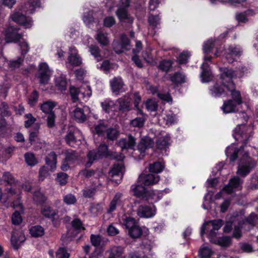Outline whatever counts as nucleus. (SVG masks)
Listing matches in <instances>:
<instances>
[{"mask_svg": "<svg viewBox=\"0 0 258 258\" xmlns=\"http://www.w3.org/2000/svg\"><path fill=\"white\" fill-rule=\"evenodd\" d=\"M252 127L244 124L238 125L233 131V136L234 139L242 143L240 148H237L235 145L231 144L226 150V155L228 157L231 162H234L241 156L238 163L237 174L245 177L256 166V162L250 158L247 152H244V148L249 139L252 136Z\"/></svg>", "mask_w": 258, "mask_h": 258, "instance_id": "nucleus-1", "label": "nucleus"}, {"mask_svg": "<svg viewBox=\"0 0 258 258\" xmlns=\"http://www.w3.org/2000/svg\"><path fill=\"white\" fill-rule=\"evenodd\" d=\"M246 69L241 68V70L233 71L227 68H221V74L220 79L222 85L216 83L215 85L210 89L211 95L215 97H220L225 93L224 87L231 92L232 100L239 105L242 103V98L240 91L235 89V85L232 79L237 77H241L243 73Z\"/></svg>", "mask_w": 258, "mask_h": 258, "instance_id": "nucleus-2", "label": "nucleus"}, {"mask_svg": "<svg viewBox=\"0 0 258 258\" xmlns=\"http://www.w3.org/2000/svg\"><path fill=\"white\" fill-rule=\"evenodd\" d=\"M70 92L71 97L74 101L83 100L86 101L92 95V90L90 86L83 85L80 88L71 87Z\"/></svg>", "mask_w": 258, "mask_h": 258, "instance_id": "nucleus-3", "label": "nucleus"}, {"mask_svg": "<svg viewBox=\"0 0 258 258\" xmlns=\"http://www.w3.org/2000/svg\"><path fill=\"white\" fill-rule=\"evenodd\" d=\"M109 155L108 146L104 143L101 144L97 150H92L88 152V162L86 163V166L90 167L95 160Z\"/></svg>", "mask_w": 258, "mask_h": 258, "instance_id": "nucleus-4", "label": "nucleus"}, {"mask_svg": "<svg viewBox=\"0 0 258 258\" xmlns=\"http://www.w3.org/2000/svg\"><path fill=\"white\" fill-rule=\"evenodd\" d=\"M223 221L220 219H217L205 222L201 228V235L203 236L205 232V227L209 230L208 235L209 239L217 235V232L223 225Z\"/></svg>", "mask_w": 258, "mask_h": 258, "instance_id": "nucleus-5", "label": "nucleus"}, {"mask_svg": "<svg viewBox=\"0 0 258 258\" xmlns=\"http://www.w3.org/2000/svg\"><path fill=\"white\" fill-rule=\"evenodd\" d=\"M51 75L52 71L46 62H42L39 64L38 78L41 84H47Z\"/></svg>", "mask_w": 258, "mask_h": 258, "instance_id": "nucleus-6", "label": "nucleus"}, {"mask_svg": "<svg viewBox=\"0 0 258 258\" xmlns=\"http://www.w3.org/2000/svg\"><path fill=\"white\" fill-rule=\"evenodd\" d=\"M19 29L14 26L8 27L6 30L5 40L7 43H17L22 39V35L18 33Z\"/></svg>", "mask_w": 258, "mask_h": 258, "instance_id": "nucleus-7", "label": "nucleus"}, {"mask_svg": "<svg viewBox=\"0 0 258 258\" xmlns=\"http://www.w3.org/2000/svg\"><path fill=\"white\" fill-rule=\"evenodd\" d=\"M137 215L141 218H150L154 216L156 213V208L153 204L150 205H140L137 211Z\"/></svg>", "mask_w": 258, "mask_h": 258, "instance_id": "nucleus-8", "label": "nucleus"}, {"mask_svg": "<svg viewBox=\"0 0 258 258\" xmlns=\"http://www.w3.org/2000/svg\"><path fill=\"white\" fill-rule=\"evenodd\" d=\"M82 63L81 57L78 54V51L76 48L72 46L69 50V55L68 57L67 65L72 67H78Z\"/></svg>", "mask_w": 258, "mask_h": 258, "instance_id": "nucleus-9", "label": "nucleus"}, {"mask_svg": "<svg viewBox=\"0 0 258 258\" xmlns=\"http://www.w3.org/2000/svg\"><path fill=\"white\" fill-rule=\"evenodd\" d=\"M242 50L239 45H230L225 49V57L229 63H232L235 60V56L241 55Z\"/></svg>", "mask_w": 258, "mask_h": 258, "instance_id": "nucleus-10", "label": "nucleus"}, {"mask_svg": "<svg viewBox=\"0 0 258 258\" xmlns=\"http://www.w3.org/2000/svg\"><path fill=\"white\" fill-rule=\"evenodd\" d=\"M121 43L117 41H113L112 43L113 48L117 53H120L124 50H130L131 49L130 42L126 35L122 34L120 36Z\"/></svg>", "mask_w": 258, "mask_h": 258, "instance_id": "nucleus-11", "label": "nucleus"}, {"mask_svg": "<svg viewBox=\"0 0 258 258\" xmlns=\"http://www.w3.org/2000/svg\"><path fill=\"white\" fill-rule=\"evenodd\" d=\"M111 89L113 93L118 95L120 93L125 91L124 84L122 79L120 77H114L109 82Z\"/></svg>", "mask_w": 258, "mask_h": 258, "instance_id": "nucleus-12", "label": "nucleus"}, {"mask_svg": "<svg viewBox=\"0 0 258 258\" xmlns=\"http://www.w3.org/2000/svg\"><path fill=\"white\" fill-rule=\"evenodd\" d=\"M154 144V141L151 138L146 137L142 139L138 145V151L140 154L139 159L143 158L145 156L146 151L152 148Z\"/></svg>", "mask_w": 258, "mask_h": 258, "instance_id": "nucleus-13", "label": "nucleus"}, {"mask_svg": "<svg viewBox=\"0 0 258 258\" xmlns=\"http://www.w3.org/2000/svg\"><path fill=\"white\" fill-rule=\"evenodd\" d=\"M11 18L14 22L23 26L25 28H29L32 25L31 18L26 17L21 13L17 12L13 14L11 16Z\"/></svg>", "mask_w": 258, "mask_h": 258, "instance_id": "nucleus-14", "label": "nucleus"}, {"mask_svg": "<svg viewBox=\"0 0 258 258\" xmlns=\"http://www.w3.org/2000/svg\"><path fill=\"white\" fill-rule=\"evenodd\" d=\"M242 181L238 177H234L229 181L228 184L223 187L228 194H230L234 191L240 190L242 189Z\"/></svg>", "mask_w": 258, "mask_h": 258, "instance_id": "nucleus-15", "label": "nucleus"}, {"mask_svg": "<svg viewBox=\"0 0 258 258\" xmlns=\"http://www.w3.org/2000/svg\"><path fill=\"white\" fill-rule=\"evenodd\" d=\"M211 60V56H205L204 62L201 66L202 72L201 74V78L202 82L206 83L209 82L212 78V74L209 69L208 64L206 62L207 61H210Z\"/></svg>", "mask_w": 258, "mask_h": 258, "instance_id": "nucleus-16", "label": "nucleus"}, {"mask_svg": "<svg viewBox=\"0 0 258 258\" xmlns=\"http://www.w3.org/2000/svg\"><path fill=\"white\" fill-rule=\"evenodd\" d=\"M139 182L144 185H150L157 183L160 180L159 175L153 173L141 174L139 177Z\"/></svg>", "mask_w": 258, "mask_h": 258, "instance_id": "nucleus-17", "label": "nucleus"}, {"mask_svg": "<svg viewBox=\"0 0 258 258\" xmlns=\"http://www.w3.org/2000/svg\"><path fill=\"white\" fill-rule=\"evenodd\" d=\"M124 172V166L122 163L114 164L110 171V174L113 178L117 177L118 178L113 179L116 183H119L121 180Z\"/></svg>", "mask_w": 258, "mask_h": 258, "instance_id": "nucleus-18", "label": "nucleus"}, {"mask_svg": "<svg viewBox=\"0 0 258 258\" xmlns=\"http://www.w3.org/2000/svg\"><path fill=\"white\" fill-rule=\"evenodd\" d=\"M122 194L120 192H117L111 201L108 208L107 210V213L111 214L116 210L117 207L123 206V201L122 200Z\"/></svg>", "mask_w": 258, "mask_h": 258, "instance_id": "nucleus-19", "label": "nucleus"}, {"mask_svg": "<svg viewBox=\"0 0 258 258\" xmlns=\"http://www.w3.org/2000/svg\"><path fill=\"white\" fill-rule=\"evenodd\" d=\"M163 196V191H158L156 190H149L146 193V196H144L145 201H148L150 204H154L161 200Z\"/></svg>", "mask_w": 258, "mask_h": 258, "instance_id": "nucleus-20", "label": "nucleus"}, {"mask_svg": "<svg viewBox=\"0 0 258 258\" xmlns=\"http://www.w3.org/2000/svg\"><path fill=\"white\" fill-rule=\"evenodd\" d=\"M136 144V140L131 135H129L127 139H121L118 142V146L123 149H133Z\"/></svg>", "mask_w": 258, "mask_h": 258, "instance_id": "nucleus-21", "label": "nucleus"}, {"mask_svg": "<svg viewBox=\"0 0 258 258\" xmlns=\"http://www.w3.org/2000/svg\"><path fill=\"white\" fill-rule=\"evenodd\" d=\"M41 214L45 218L54 221L57 215V211L52 209L50 207L47 206H42L40 210Z\"/></svg>", "mask_w": 258, "mask_h": 258, "instance_id": "nucleus-22", "label": "nucleus"}, {"mask_svg": "<svg viewBox=\"0 0 258 258\" xmlns=\"http://www.w3.org/2000/svg\"><path fill=\"white\" fill-rule=\"evenodd\" d=\"M239 105L232 100L224 101L221 109L225 113L234 112L237 111Z\"/></svg>", "mask_w": 258, "mask_h": 258, "instance_id": "nucleus-23", "label": "nucleus"}, {"mask_svg": "<svg viewBox=\"0 0 258 258\" xmlns=\"http://www.w3.org/2000/svg\"><path fill=\"white\" fill-rule=\"evenodd\" d=\"M116 14L120 21L127 23L129 24H132L133 19L127 14L126 9L119 7L117 11L116 12Z\"/></svg>", "mask_w": 258, "mask_h": 258, "instance_id": "nucleus-24", "label": "nucleus"}, {"mask_svg": "<svg viewBox=\"0 0 258 258\" xmlns=\"http://www.w3.org/2000/svg\"><path fill=\"white\" fill-rule=\"evenodd\" d=\"M143 185L142 183H139L138 180L137 184L132 185L131 188L135 196L144 200L145 198L144 196H146L148 190H146Z\"/></svg>", "mask_w": 258, "mask_h": 258, "instance_id": "nucleus-25", "label": "nucleus"}, {"mask_svg": "<svg viewBox=\"0 0 258 258\" xmlns=\"http://www.w3.org/2000/svg\"><path fill=\"white\" fill-rule=\"evenodd\" d=\"M77 131V129L74 126H70L67 132V134L64 137L66 142L70 146H75L76 142V139L75 137V134Z\"/></svg>", "mask_w": 258, "mask_h": 258, "instance_id": "nucleus-26", "label": "nucleus"}, {"mask_svg": "<svg viewBox=\"0 0 258 258\" xmlns=\"http://www.w3.org/2000/svg\"><path fill=\"white\" fill-rule=\"evenodd\" d=\"M124 249L121 246H112L109 249V255L108 258H125L122 256Z\"/></svg>", "mask_w": 258, "mask_h": 258, "instance_id": "nucleus-27", "label": "nucleus"}, {"mask_svg": "<svg viewBox=\"0 0 258 258\" xmlns=\"http://www.w3.org/2000/svg\"><path fill=\"white\" fill-rule=\"evenodd\" d=\"M209 239L211 242L223 247H228L231 243V238L228 236L217 237L215 236L209 238Z\"/></svg>", "mask_w": 258, "mask_h": 258, "instance_id": "nucleus-28", "label": "nucleus"}, {"mask_svg": "<svg viewBox=\"0 0 258 258\" xmlns=\"http://www.w3.org/2000/svg\"><path fill=\"white\" fill-rule=\"evenodd\" d=\"M146 120L145 115L141 110H139L138 116L131 121V125L133 127L140 128L144 125Z\"/></svg>", "mask_w": 258, "mask_h": 258, "instance_id": "nucleus-29", "label": "nucleus"}, {"mask_svg": "<svg viewBox=\"0 0 258 258\" xmlns=\"http://www.w3.org/2000/svg\"><path fill=\"white\" fill-rule=\"evenodd\" d=\"M170 141V138L168 136L159 138L156 141V146L162 152L166 151L169 146Z\"/></svg>", "mask_w": 258, "mask_h": 258, "instance_id": "nucleus-30", "label": "nucleus"}, {"mask_svg": "<svg viewBox=\"0 0 258 258\" xmlns=\"http://www.w3.org/2000/svg\"><path fill=\"white\" fill-rule=\"evenodd\" d=\"M45 162L47 165L50 167V171L53 172L56 169L57 156L54 152H51L46 157Z\"/></svg>", "mask_w": 258, "mask_h": 258, "instance_id": "nucleus-31", "label": "nucleus"}, {"mask_svg": "<svg viewBox=\"0 0 258 258\" xmlns=\"http://www.w3.org/2000/svg\"><path fill=\"white\" fill-rule=\"evenodd\" d=\"M120 223L124 228L129 231L138 224L135 218L131 217H122L120 220Z\"/></svg>", "mask_w": 258, "mask_h": 258, "instance_id": "nucleus-32", "label": "nucleus"}, {"mask_svg": "<svg viewBox=\"0 0 258 258\" xmlns=\"http://www.w3.org/2000/svg\"><path fill=\"white\" fill-rule=\"evenodd\" d=\"M119 104V109L122 111H128L130 109L131 99L128 96L125 95L117 99Z\"/></svg>", "mask_w": 258, "mask_h": 258, "instance_id": "nucleus-33", "label": "nucleus"}, {"mask_svg": "<svg viewBox=\"0 0 258 258\" xmlns=\"http://www.w3.org/2000/svg\"><path fill=\"white\" fill-rule=\"evenodd\" d=\"M73 113L74 119L79 123H83L86 120L87 116L83 109L81 108H76Z\"/></svg>", "mask_w": 258, "mask_h": 258, "instance_id": "nucleus-34", "label": "nucleus"}, {"mask_svg": "<svg viewBox=\"0 0 258 258\" xmlns=\"http://www.w3.org/2000/svg\"><path fill=\"white\" fill-rule=\"evenodd\" d=\"M96 39L102 46H107L109 43L108 34L101 31H97Z\"/></svg>", "mask_w": 258, "mask_h": 258, "instance_id": "nucleus-35", "label": "nucleus"}, {"mask_svg": "<svg viewBox=\"0 0 258 258\" xmlns=\"http://www.w3.org/2000/svg\"><path fill=\"white\" fill-rule=\"evenodd\" d=\"M31 235L34 237H38L43 236L44 234V228L39 225L34 226L29 229Z\"/></svg>", "mask_w": 258, "mask_h": 258, "instance_id": "nucleus-36", "label": "nucleus"}, {"mask_svg": "<svg viewBox=\"0 0 258 258\" xmlns=\"http://www.w3.org/2000/svg\"><path fill=\"white\" fill-rule=\"evenodd\" d=\"M170 80L174 84H181L185 82V76L181 73L176 72L170 76Z\"/></svg>", "mask_w": 258, "mask_h": 258, "instance_id": "nucleus-37", "label": "nucleus"}, {"mask_svg": "<svg viewBox=\"0 0 258 258\" xmlns=\"http://www.w3.org/2000/svg\"><path fill=\"white\" fill-rule=\"evenodd\" d=\"M161 17L159 15H150L148 17V22L150 27L153 29L158 28L160 24Z\"/></svg>", "mask_w": 258, "mask_h": 258, "instance_id": "nucleus-38", "label": "nucleus"}, {"mask_svg": "<svg viewBox=\"0 0 258 258\" xmlns=\"http://www.w3.org/2000/svg\"><path fill=\"white\" fill-rule=\"evenodd\" d=\"M56 103L52 101H46L40 106L41 110L45 113L49 114L52 112L53 108L56 106Z\"/></svg>", "mask_w": 258, "mask_h": 258, "instance_id": "nucleus-39", "label": "nucleus"}, {"mask_svg": "<svg viewBox=\"0 0 258 258\" xmlns=\"http://www.w3.org/2000/svg\"><path fill=\"white\" fill-rule=\"evenodd\" d=\"M25 6L26 8L25 11L32 14L36 8L40 7V2L39 0H29Z\"/></svg>", "mask_w": 258, "mask_h": 258, "instance_id": "nucleus-40", "label": "nucleus"}, {"mask_svg": "<svg viewBox=\"0 0 258 258\" xmlns=\"http://www.w3.org/2000/svg\"><path fill=\"white\" fill-rule=\"evenodd\" d=\"M241 220L237 218V223L236 224L234 223V229L233 233V236L236 238H239L241 236V228L243 227V223Z\"/></svg>", "mask_w": 258, "mask_h": 258, "instance_id": "nucleus-41", "label": "nucleus"}, {"mask_svg": "<svg viewBox=\"0 0 258 258\" xmlns=\"http://www.w3.org/2000/svg\"><path fill=\"white\" fill-rule=\"evenodd\" d=\"M128 231L129 235L133 238H138L142 234V230L138 223Z\"/></svg>", "mask_w": 258, "mask_h": 258, "instance_id": "nucleus-42", "label": "nucleus"}, {"mask_svg": "<svg viewBox=\"0 0 258 258\" xmlns=\"http://www.w3.org/2000/svg\"><path fill=\"white\" fill-rule=\"evenodd\" d=\"M55 84L58 90L64 91L67 89L66 80L62 77H56L55 79Z\"/></svg>", "mask_w": 258, "mask_h": 258, "instance_id": "nucleus-43", "label": "nucleus"}, {"mask_svg": "<svg viewBox=\"0 0 258 258\" xmlns=\"http://www.w3.org/2000/svg\"><path fill=\"white\" fill-rule=\"evenodd\" d=\"M210 2L214 4H217L218 3H229L231 6H236L245 3L246 0H210Z\"/></svg>", "mask_w": 258, "mask_h": 258, "instance_id": "nucleus-44", "label": "nucleus"}, {"mask_svg": "<svg viewBox=\"0 0 258 258\" xmlns=\"http://www.w3.org/2000/svg\"><path fill=\"white\" fill-rule=\"evenodd\" d=\"M101 106L103 110L106 112L111 111L115 106V103L113 101L107 99L101 103Z\"/></svg>", "mask_w": 258, "mask_h": 258, "instance_id": "nucleus-45", "label": "nucleus"}, {"mask_svg": "<svg viewBox=\"0 0 258 258\" xmlns=\"http://www.w3.org/2000/svg\"><path fill=\"white\" fill-rule=\"evenodd\" d=\"M39 126L37 125L34 128L29 131V141L31 145L33 144L38 138Z\"/></svg>", "mask_w": 258, "mask_h": 258, "instance_id": "nucleus-46", "label": "nucleus"}, {"mask_svg": "<svg viewBox=\"0 0 258 258\" xmlns=\"http://www.w3.org/2000/svg\"><path fill=\"white\" fill-rule=\"evenodd\" d=\"M108 129L107 125L103 121H100L95 126V132L99 135H102L105 132H107Z\"/></svg>", "mask_w": 258, "mask_h": 258, "instance_id": "nucleus-47", "label": "nucleus"}, {"mask_svg": "<svg viewBox=\"0 0 258 258\" xmlns=\"http://www.w3.org/2000/svg\"><path fill=\"white\" fill-rule=\"evenodd\" d=\"M97 189L96 185H92L90 187H88L83 189V196L87 198H90L95 194Z\"/></svg>", "mask_w": 258, "mask_h": 258, "instance_id": "nucleus-48", "label": "nucleus"}, {"mask_svg": "<svg viewBox=\"0 0 258 258\" xmlns=\"http://www.w3.org/2000/svg\"><path fill=\"white\" fill-rule=\"evenodd\" d=\"M25 160L27 164L33 166L37 164L38 162L34 155L31 153H27L24 155Z\"/></svg>", "mask_w": 258, "mask_h": 258, "instance_id": "nucleus-49", "label": "nucleus"}, {"mask_svg": "<svg viewBox=\"0 0 258 258\" xmlns=\"http://www.w3.org/2000/svg\"><path fill=\"white\" fill-rule=\"evenodd\" d=\"M89 51L91 54L93 55L97 61L102 59V57L100 53V49L99 47L95 45H91L89 46Z\"/></svg>", "mask_w": 258, "mask_h": 258, "instance_id": "nucleus-50", "label": "nucleus"}, {"mask_svg": "<svg viewBox=\"0 0 258 258\" xmlns=\"http://www.w3.org/2000/svg\"><path fill=\"white\" fill-rule=\"evenodd\" d=\"M257 220L256 215L254 213H251L245 220H241L244 225H249L251 226H254Z\"/></svg>", "mask_w": 258, "mask_h": 258, "instance_id": "nucleus-51", "label": "nucleus"}, {"mask_svg": "<svg viewBox=\"0 0 258 258\" xmlns=\"http://www.w3.org/2000/svg\"><path fill=\"white\" fill-rule=\"evenodd\" d=\"M213 251L209 247H203L199 250V255L201 258H209L212 255Z\"/></svg>", "mask_w": 258, "mask_h": 258, "instance_id": "nucleus-52", "label": "nucleus"}, {"mask_svg": "<svg viewBox=\"0 0 258 258\" xmlns=\"http://www.w3.org/2000/svg\"><path fill=\"white\" fill-rule=\"evenodd\" d=\"M102 207L101 204H93L90 208V211L93 216H96L101 213Z\"/></svg>", "mask_w": 258, "mask_h": 258, "instance_id": "nucleus-53", "label": "nucleus"}, {"mask_svg": "<svg viewBox=\"0 0 258 258\" xmlns=\"http://www.w3.org/2000/svg\"><path fill=\"white\" fill-rule=\"evenodd\" d=\"M163 169V166L160 162H155L151 164L149 171L151 173H158L161 172Z\"/></svg>", "mask_w": 258, "mask_h": 258, "instance_id": "nucleus-54", "label": "nucleus"}, {"mask_svg": "<svg viewBox=\"0 0 258 258\" xmlns=\"http://www.w3.org/2000/svg\"><path fill=\"white\" fill-rule=\"evenodd\" d=\"M19 42L20 51L22 55H25L29 51V46L27 42L22 38Z\"/></svg>", "mask_w": 258, "mask_h": 258, "instance_id": "nucleus-55", "label": "nucleus"}, {"mask_svg": "<svg viewBox=\"0 0 258 258\" xmlns=\"http://www.w3.org/2000/svg\"><path fill=\"white\" fill-rule=\"evenodd\" d=\"M78 155L77 153L73 150H68L66 152V159L68 160L70 163L73 162L77 160Z\"/></svg>", "mask_w": 258, "mask_h": 258, "instance_id": "nucleus-56", "label": "nucleus"}, {"mask_svg": "<svg viewBox=\"0 0 258 258\" xmlns=\"http://www.w3.org/2000/svg\"><path fill=\"white\" fill-rule=\"evenodd\" d=\"M0 113L3 117L11 116V112L9 111V107L7 103H2L0 106Z\"/></svg>", "mask_w": 258, "mask_h": 258, "instance_id": "nucleus-57", "label": "nucleus"}, {"mask_svg": "<svg viewBox=\"0 0 258 258\" xmlns=\"http://www.w3.org/2000/svg\"><path fill=\"white\" fill-rule=\"evenodd\" d=\"M34 200L40 203H43L46 201V197L40 192L39 190H36L33 193Z\"/></svg>", "mask_w": 258, "mask_h": 258, "instance_id": "nucleus-58", "label": "nucleus"}, {"mask_svg": "<svg viewBox=\"0 0 258 258\" xmlns=\"http://www.w3.org/2000/svg\"><path fill=\"white\" fill-rule=\"evenodd\" d=\"M72 226L77 231H81L85 229L82 221L78 218H76L72 221Z\"/></svg>", "mask_w": 258, "mask_h": 258, "instance_id": "nucleus-59", "label": "nucleus"}, {"mask_svg": "<svg viewBox=\"0 0 258 258\" xmlns=\"http://www.w3.org/2000/svg\"><path fill=\"white\" fill-rule=\"evenodd\" d=\"M166 121V124L167 125H171L176 122L177 118L176 115L172 113H167L163 117Z\"/></svg>", "mask_w": 258, "mask_h": 258, "instance_id": "nucleus-60", "label": "nucleus"}, {"mask_svg": "<svg viewBox=\"0 0 258 258\" xmlns=\"http://www.w3.org/2000/svg\"><path fill=\"white\" fill-rule=\"evenodd\" d=\"M68 178V175L63 172H60L57 174L56 181L60 185H64L67 182Z\"/></svg>", "mask_w": 258, "mask_h": 258, "instance_id": "nucleus-61", "label": "nucleus"}, {"mask_svg": "<svg viewBox=\"0 0 258 258\" xmlns=\"http://www.w3.org/2000/svg\"><path fill=\"white\" fill-rule=\"evenodd\" d=\"M63 201L66 204L70 205L75 204L77 201V200L74 195L70 194L63 197Z\"/></svg>", "mask_w": 258, "mask_h": 258, "instance_id": "nucleus-62", "label": "nucleus"}, {"mask_svg": "<svg viewBox=\"0 0 258 258\" xmlns=\"http://www.w3.org/2000/svg\"><path fill=\"white\" fill-rule=\"evenodd\" d=\"M118 136V132L115 129L110 128L107 132V137L108 139L114 141L116 140Z\"/></svg>", "mask_w": 258, "mask_h": 258, "instance_id": "nucleus-63", "label": "nucleus"}, {"mask_svg": "<svg viewBox=\"0 0 258 258\" xmlns=\"http://www.w3.org/2000/svg\"><path fill=\"white\" fill-rule=\"evenodd\" d=\"M172 66L171 61L169 60H164L160 62L159 65V68L161 70L167 72Z\"/></svg>", "mask_w": 258, "mask_h": 258, "instance_id": "nucleus-64", "label": "nucleus"}]
</instances>
